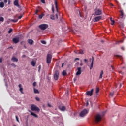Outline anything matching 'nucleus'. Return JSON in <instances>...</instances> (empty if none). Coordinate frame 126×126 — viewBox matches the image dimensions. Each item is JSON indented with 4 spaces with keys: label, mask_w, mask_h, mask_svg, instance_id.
I'll return each instance as SVG.
<instances>
[{
    "label": "nucleus",
    "mask_w": 126,
    "mask_h": 126,
    "mask_svg": "<svg viewBox=\"0 0 126 126\" xmlns=\"http://www.w3.org/2000/svg\"><path fill=\"white\" fill-rule=\"evenodd\" d=\"M92 62H91V63L90 64V70H91V69H92V68H93V66L94 64V57H93V56H92Z\"/></svg>",
    "instance_id": "9"
},
{
    "label": "nucleus",
    "mask_w": 126,
    "mask_h": 126,
    "mask_svg": "<svg viewBox=\"0 0 126 126\" xmlns=\"http://www.w3.org/2000/svg\"><path fill=\"white\" fill-rule=\"evenodd\" d=\"M12 29H10L9 31H8V34H10V33H11V32H12Z\"/></svg>",
    "instance_id": "39"
},
{
    "label": "nucleus",
    "mask_w": 126,
    "mask_h": 126,
    "mask_svg": "<svg viewBox=\"0 0 126 126\" xmlns=\"http://www.w3.org/2000/svg\"><path fill=\"white\" fill-rule=\"evenodd\" d=\"M31 115L32 116H33V117H34L35 118H38V116L37 114L34 113L33 112H31Z\"/></svg>",
    "instance_id": "19"
},
{
    "label": "nucleus",
    "mask_w": 126,
    "mask_h": 126,
    "mask_svg": "<svg viewBox=\"0 0 126 126\" xmlns=\"http://www.w3.org/2000/svg\"><path fill=\"white\" fill-rule=\"evenodd\" d=\"M99 88H97L96 89V93H99Z\"/></svg>",
    "instance_id": "38"
},
{
    "label": "nucleus",
    "mask_w": 126,
    "mask_h": 126,
    "mask_svg": "<svg viewBox=\"0 0 126 126\" xmlns=\"http://www.w3.org/2000/svg\"><path fill=\"white\" fill-rule=\"evenodd\" d=\"M95 15H101L102 14V10L100 9H96L95 11Z\"/></svg>",
    "instance_id": "8"
},
{
    "label": "nucleus",
    "mask_w": 126,
    "mask_h": 126,
    "mask_svg": "<svg viewBox=\"0 0 126 126\" xmlns=\"http://www.w3.org/2000/svg\"><path fill=\"white\" fill-rule=\"evenodd\" d=\"M56 16L57 19H58V14H56Z\"/></svg>",
    "instance_id": "55"
},
{
    "label": "nucleus",
    "mask_w": 126,
    "mask_h": 126,
    "mask_svg": "<svg viewBox=\"0 0 126 126\" xmlns=\"http://www.w3.org/2000/svg\"><path fill=\"white\" fill-rule=\"evenodd\" d=\"M22 58H26V56L25 55H22Z\"/></svg>",
    "instance_id": "46"
},
{
    "label": "nucleus",
    "mask_w": 126,
    "mask_h": 126,
    "mask_svg": "<svg viewBox=\"0 0 126 126\" xmlns=\"http://www.w3.org/2000/svg\"><path fill=\"white\" fill-rule=\"evenodd\" d=\"M122 28H124V25H122Z\"/></svg>",
    "instance_id": "62"
},
{
    "label": "nucleus",
    "mask_w": 126,
    "mask_h": 126,
    "mask_svg": "<svg viewBox=\"0 0 126 126\" xmlns=\"http://www.w3.org/2000/svg\"><path fill=\"white\" fill-rule=\"evenodd\" d=\"M54 77L55 80H58L59 79V71L58 70L55 71Z\"/></svg>",
    "instance_id": "6"
},
{
    "label": "nucleus",
    "mask_w": 126,
    "mask_h": 126,
    "mask_svg": "<svg viewBox=\"0 0 126 126\" xmlns=\"http://www.w3.org/2000/svg\"><path fill=\"white\" fill-rule=\"evenodd\" d=\"M110 19L111 21H112V20H113L112 17H111V18H110Z\"/></svg>",
    "instance_id": "61"
},
{
    "label": "nucleus",
    "mask_w": 126,
    "mask_h": 126,
    "mask_svg": "<svg viewBox=\"0 0 126 126\" xmlns=\"http://www.w3.org/2000/svg\"><path fill=\"white\" fill-rule=\"evenodd\" d=\"M12 62H18V59L15 58V57H13L11 59Z\"/></svg>",
    "instance_id": "18"
},
{
    "label": "nucleus",
    "mask_w": 126,
    "mask_h": 126,
    "mask_svg": "<svg viewBox=\"0 0 126 126\" xmlns=\"http://www.w3.org/2000/svg\"><path fill=\"white\" fill-rule=\"evenodd\" d=\"M19 91H20V92L22 94H23V93H23V88H22V87H21V84H19Z\"/></svg>",
    "instance_id": "16"
},
{
    "label": "nucleus",
    "mask_w": 126,
    "mask_h": 126,
    "mask_svg": "<svg viewBox=\"0 0 126 126\" xmlns=\"http://www.w3.org/2000/svg\"><path fill=\"white\" fill-rule=\"evenodd\" d=\"M67 74V73H66V71H65V70H63L62 72V75H63V76H65V75H66Z\"/></svg>",
    "instance_id": "23"
},
{
    "label": "nucleus",
    "mask_w": 126,
    "mask_h": 126,
    "mask_svg": "<svg viewBox=\"0 0 126 126\" xmlns=\"http://www.w3.org/2000/svg\"><path fill=\"white\" fill-rule=\"evenodd\" d=\"M80 65L81 66H82V65H83V64H82V61H81V63H80Z\"/></svg>",
    "instance_id": "45"
},
{
    "label": "nucleus",
    "mask_w": 126,
    "mask_h": 126,
    "mask_svg": "<svg viewBox=\"0 0 126 126\" xmlns=\"http://www.w3.org/2000/svg\"><path fill=\"white\" fill-rule=\"evenodd\" d=\"M39 12V10H36L35 11V14H38V13Z\"/></svg>",
    "instance_id": "44"
},
{
    "label": "nucleus",
    "mask_w": 126,
    "mask_h": 126,
    "mask_svg": "<svg viewBox=\"0 0 126 126\" xmlns=\"http://www.w3.org/2000/svg\"><path fill=\"white\" fill-rule=\"evenodd\" d=\"M121 49H122V50H123V51H125V47H122L121 48Z\"/></svg>",
    "instance_id": "49"
},
{
    "label": "nucleus",
    "mask_w": 126,
    "mask_h": 126,
    "mask_svg": "<svg viewBox=\"0 0 126 126\" xmlns=\"http://www.w3.org/2000/svg\"><path fill=\"white\" fill-rule=\"evenodd\" d=\"M120 12L121 13L120 18H123L124 17V11L123 10H120Z\"/></svg>",
    "instance_id": "17"
},
{
    "label": "nucleus",
    "mask_w": 126,
    "mask_h": 126,
    "mask_svg": "<svg viewBox=\"0 0 126 126\" xmlns=\"http://www.w3.org/2000/svg\"><path fill=\"white\" fill-rule=\"evenodd\" d=\"M4 2H5V3H7V0H4Z\"/></svg>",
    "instance_id": "48"
},
{
    "label": "nucleus",
    "mask_w": 126,
    "mask_h": 126,
    "mask_svg": "<svg viewBox=\"0 0 126 126\" xmlns=\"http://www.w3.org/2000/svg\"><path fill=\"white\" fill-rule=\"evenodd\" d=\"M0 63H2V58H0Z\"/></svg>",
    "instance_id": "47"
},
{
    "label": "nucleus",
    "mask_w": 126,
    "mask_h": 126,
    "mask_svg": "<svg viewBox=\"0 0 126 126\" xmlns=\"http://www.w3.org/2000/svg\"><path fill=\"white\" fill-rule=\"evenodd\" d=\"M41 2H42V3H46V1H45V0H41Z\"/></svg>",
    "instance_id": "40"
},
{
    "label": "nucleus",
    "mask_w": 126,
    "mask_h": 126,
    "mask_svg": "<svg viewBox=\"0 0 126 126\" xmlns=\"http://www.w3.org/2000/svg\"><path fill=\"white\" fill-rule=\"evenodd\" d=\"M119 73H121V74H124V73L122 72L121 71H119Z\"/></svg>",
    "instance_id": "54"
},
{
    "label": "nucleus",
    "mask_w": 126,
    "mask_h": 126,
    "mask_svg": "<svg viewBox=\"0 0 126 126\" xmlns=\"http://www.w3.org/2000/svg\"><path fill=\"white\" fill-rule=\"evenodd\" d=\"M103 74H104V72L103 71V70H101L100 72V74L99 75V79H101V78H103Z\"/></svg>",
    "instance_id": "20"
},
{
    "label": "nucleus",
    "mask_w": 126,
    "mask_h": 126,
    "mask_svg": "<svg viewBox=\"0 0 126 126\" xmlns=\"http://www.w3.org/2000/svg\"><path fill=\"white\" fill-rule=\"evenodd\" d=\"M32 111H36V112H40V108H38L36 105L32 104L31 107Z\"/></svg>",
    "instance_id": "3"
},
{
    "label": "nucleus",
    "mask_w": 126,
    "mask_h": 126,
    "mask_svg": "<svg viewBox=\"0 0 126 126\" xmlns=\"http://www.w3.org/2000/svg\"><path fill=\"white\" fill-rule=\"evenodd\" d=\"M23 17V15H21L20 16L18 17V19H21Z\"/></svg>",
    "instance_id": "37"
},
{
    "label": "nucleus",
    "mask_w": 126,
    "mask_h": 126,
    "mask_svg": "<svg viewBox=\"0 0 126 126\" xmlns=\"http://www.w3.org/2000/svg\"><path fill=\"white\" fill-rule=\"evenodd\" d=\"M33 91H34V93L35 94L39 93V90H38L37 89H36V88H34Z\"/></svg>",
    "instance_id": "24"
},
{
    "label": "nucleus",
    "mask_w": 126,
    "mask_h": 126,
    "mask_svg": "<svg viewBox=\"0 0 126 126\" xmlns=\"http://www.w3.org/2000/svg\"><path fill=\"white\" fill-rule=\"evenodd\" d=\"M102 120V117L100 114H97L95 118V121L96 123H99V122H101V120Z\"/></svg>",
    "instance_id": "4"
},
{
    "label": "nucleus",
    "mask_w": 126,
    "mask_h": 126,
    "mask_svg": "<svg viewBox=\"0 0 126 126\" xmlns=\"http://www.w3.org/2000/svg\"><path fill=\"white\" fill-rule=\"evenodd\" d=\"M94 89H92L90 91H87L86 94L87 96H90V97H91L92 95H93V91Z\"/></svg>",
    "instance_id": "7"
},
{
    "label": "nucleus",
    "mask_w": 126,
    "mask_h": 126,
    "mask_svg": "<svg viewBox=\"0 0 126 126\" xmlns=\"http://www.w3.org/2000/svg\"><path fill=\"white\" fill-rule=\"evenodd\" d=\"M111 25H114V24H115V20H111Z\"/></svg>",
    "instance_id": "33"
},
{
    "label": "nucleus",
    "mask_w": 126,
    "mask_h": 126,
    "mask_svg": "<svg viewBox=\"0 0 126 126\" xmlns=\"http://www.w3.org/2000/svg\"><path fill=\"white\" fill-rule=\"evenodd\" d=\"M48 107H49L50 108H51V107H52V105H51V104H48Z\"/></svg>",
    "instance_id": "50"
},
{
    "label": "nucleus",
    "mask_w": 126,
    "mask_h": 126,
    "mask_svg": "<svg viewBox=\"0 0 126 126\" xmlns=\"http://www.w3.org/2000/svg\"><path fill=\"white\" fill-rule=\"evenodd\" d=\"M77 72H76V75H80L81 74V67H79L77 68Z\"/></svg>",
    "instance_id": "13"
},
{
    "label": "nucleus",
    "mask_w": 126,
    "mask_h": 126,
    "mask_svg": "<svg viewBox=\"0 0 126 126\" xmlns=\"http://www.w3.org/2000/svg\"><path fill=\"white\" fill-rule=\"evenodd\" d=\"M55 7L56 9V11L57 12H59V10L58 9V1H57V0H55Z\"/></svg>",
    "instance_id": "15"
},
{
    "label": "nucleus",
    "mask_w": 126,
    "mask_h": 126,
    "mask_svg": "<svg viewBox=\"0 0 126 126\" xmlns=\"http://www.w3.org/2000/svg\"><path fill=\"white\" fill-rule=\"evenodd\" d=\"M28 43H29V44H30V45H32L33 44V40H32V39L28 40Z\"/></svg>",
    "instance_id": "21"
},
{
    "label": "nucleus",
    "mask_w": 126,
    "mask_h": 126,
    "mask_svg": "<svg viewBox=\"0 0 126 126\" xmlns=\"http://www.w3.org/2000/svg\"><path fill=\"white\" fill-rule=\"evenodd\" d=\"M101 19H102V16H99L98 17H96L94 18V22H98V21H100V20H101Z\"/></svg>",
    "instance_id": "10"
},
{
    "label": "nucleus",
    "mask_w": 126,
    "mask_h": 126,
    "mask_svg": "<svg viewBox=\"0 0 126 126\" xmlns=\"http://www.w3.org/2000/svg\"><path fill=\"white\" fill-rule=\"evenodd\" d=\"M15 118H16L17 122H18V123H19V119H18V117H17V116L16 115Z\"/></svg>",
    "instance_id": "34"
},
{
    "label": "nucleus",
    "mask_w": 126,
    "mask_h": 126,
    "mask_svg": "<svg viewBox=\"0 0 126 126\" xmlns=\"http://www.w3.org/2000/svg\"><path fill=\"white\" fill-rule=\"evenodd\" d=\"M85 63H87V59H84Z\"/></svg>",
    "instance_id": "51"
},
{
    "label": "nucleus",
    "mask_w": 126,
    "mask_h": 126,
    "mask_svg": "<svg viewBox=\"0 0 126 126\" xmlns=\"http://www.w3.org/2000/svg\"><path fill=\"white\" fill-rule=\"evenodd\" d=\"M31 64L32 65V66H35V65H36V63H35L34 61H32L31 62Z\"/></svg>",
    "instance_id": "27"
},
{
    "label": "nucleus",
    "mask_w": 126,
    "mask_h": 126,
    "mask_svg": "<svg viewBox=\"0 0 126 126\" xmlns=\"http://www.w3.org/2000/svg\"><path fill=\"white\" fill-rule=\"evenodd\" d=\"M77 54H80V55H83V50H80L79 51L77 52Z\"/></svg>",
    "instance_id": "26"
},
{
    "label": "nucleus",
    "mask_w": 126,
    "mask_h": 126,
    "mask_svg": "<svg viewBox=\"0 0 126 126\" xmlns=\"http://www.w3.org/2000/svg\"><path fill=\"white\" fill-rule=\"evenodd\" d=\"M111 68L112 70H114V66H113V65H111Z\"/></svg>",
    "instance_id": "52"
},
{
    "label": "nucleus",
    "mask_w": 126,
    "mask_h": 126,
    "mask_svg": "<svg viewBox=\"0 0 126 126\" xmlns=\"http://www.w3.org/2000/svg\"><path fill=\"white\" fill-rule=\"evenodd\" d=\"M121 87H122V83L120 84V88H121Z\"/></svg>",
    "instance_id": "57"
},
{
    "label": "nucleus",
    "mask_w": 126,
    "mask_h": 126,
    "mask_svg": "<svg viewBox=\"0 0 126 126\" xmlns=\"http://www.w3.org/2000/svg\"><path fill=\"white\" fill-rule=\"evenodd\" d=\"M64 64L63 63H62V67H63V65H64Z\"/></svg>",
    "instance_id": "56"
},
{
    "label": "nucleus",
    "mask_w": 126,
    "mask_h": 126,
    "mask_svg": "<svg viewBox=\"0 0 126 126\" xmlns=\"http://www.w3.org/2000/svg\"><path fill=\"white\" fill-rule=\"evenodd\" d=\"M35 100H36V101H40V98H39L38 97H35Z\"/></svg>",
    "instance_id": "42"
},
{
    "label": "nucleus",
    "mask_w": 126,
    "mask_h": 126,
    "mask_svg": "<svg viewBox=\"0 0 126 126\" xmlns=\"http://www.w3.org/2000/svg\"><path fill=\"white\" fill-rule=\"evenodd\" d=\"M19 37H16V38H14L13 39V42L14 44H17L18 43H19Z\"/></svg>",
    "instance_id": "12"
},
{
    "label": "nucleus",
    "mask_w": 126,
    "mask_h": 126,
    "mask_svg": "<svg viewBox=\"0 0 126 126\" xmlns=\"http://www.w3.org/2000/svg\"><path fill=\"white\" fill-rule=\"evenodd\" d=\"M88 110L86 109L83 110L80 113V117H85V115L88 114Z\"/></svg>",
    "instance_id": "1"
},
{
    "label": "nucleus",
    "mask_w": 126,
    "mask_h": 126,
    "mask_svg": "<svg viewBox=\"0 0 126 126\" xmlns=\"http://www.w3.org/2000/svg\"><path fill=\"white\" fill-rule=\"evenodd\" d=\"M101 42H102V43H104V40H102Z\"/></svg>",
    "instance_id": "63"
},
{
    "label": "nucleus",
    "mask_w": 126,
    "mask_h": 126,
    "mask_svg": "<svg viewBox=\"0 0 126 126\" xmlns=\"http://www.w3.org/2000/svg\"><path fill=\"white\" fill-rule=\"evenodd\" d=\"M88 105H89V104L88 103V102H87L86 104V106H88Z\"/></svg>",
    "instance_id": "59"
},
{
    "label": "nucleus",
    "mask_w": 126,
    "mask_h": 126,
    "mask_svg": "<svg viewBox=\"0 0 126 126\" xmlns=\"http://www.w3.org/2000/svg\"><path fill=\"white\" fill-rule=\"evenodd\" d=\"M106 114V111H104V112H103V115H105Z\"/></svg>",
    "instance_id": "60"
},
{
    "label": "nucleus",
    "mask_w": 126,
    "mask_h": 126,
    "mask_svg": "<svg viewBox=\"0 0 126 126\" xmlns=\"http://www.w3.org/2000/svg\"><path fill=\"white\" fill-rule=\"evenodd\" d=\"M0 21L3 22V21H4V18L3 17H0Z\"/></svg>",
    "instance_id": "28"
},
{
    "label": "nucleus",
    "mask_w": 126,
    "mask_h": 126,
    "mask_svg": "<svg viewBox=\"0 0 126 126\" xmlns=\"http://www.w3.org/2000/svg\"><path fill=\"white\" fill-rule=\"evenodd\" d=\"M116 58H118V59H120V60H122L123 59V57L120 55H115Z\"/></svg>",
    "instance_id": "25"
},
{
    "label": "nucleus",
    "mask_w": 126,
    "mask_h": 126,
    "mask_svg": "<svg viewBox=\"0 0 126 126\" xmlns=\"http://www.w3.org/2000/svg\"><path fill=\"white\" fill-rule=\"evenodd\" d=\"M52 55L51 54H47L46 57V63L48 64H50L51 63V62H52Z\"/></svg>",
    "instance_id": "2"
},
{
    "label": "nucleus",
    "mask_w": 126,
    "mask_h": 126,
    "mask_svg": "<svg viewBox=\"0 0 126 126\" xmlns=\"http://www.w3.org/2000/svg\"><path fill=\"white\" fill-rule=\"evenodd\" d=\"M0 7H1V8L4 7V3L3 2H0Z\"/></svg>",
    "instance_id": "22"
},
{
    "label": "nucleus",
    "mask_w": 126,
    "mask_h": 126,
    "mask_svg": "<svg viewBox=\"0 0 126 126\" xmlns=\"http://www.w3.org/2000/svg\"><path fill=\"white\" fill-rule=\"evenodd\" d=\"M18 2V0H15L14 1V5H15V6H17V7H19V4Z\"/></svg>",
    "instance_id": "14"
},
{
    "label": "nucleus",
    "mask_w": 126,
    "mask_h": 126,
    "mask_svg": "<svg viewBox=\"0 0 126 126\" xmlns=\"http://www.w3.org/2000/svg\"><path fill=\"white\" fill-rule=\"evenodd\" d=\"M40 69H41V66H39V70H40Z\"/></svg>",
    "instance_id": "58"
},
{
    "label": "nucleus",
    "mask_w": 126,
    "mask_h": 126,
    "mask_svg": "<svg viewBox=\"0 0 126 126\" xmlns=\"http://www.w3.org/2000/svg\"><path fill=\"white\" fill-rule=\"evenodd\" d=\"M52 10L53 13H55V8H54V6H52Z\"/></svg>",
    "instance_id": "36"
},
{
    "label": "nucleus",
    "mask_w": 126,
    "mask_h": 126,
    "mask_svg": "<svg viewBox=\"0 0 126 126\" xmlns=\"http://www.w3.org/2000/svg\"><path fill=\"white\" fill-rule=\"evenodd\" d=\"M91 60H92V59H91V58H90V59H89V60H90V61H91Z\"/></svg>",
    "instance_id": "64"
},
{
    "label": "nucleus",
    "mask_w": 126,
    "mask_h": 126,
    "mask_svg": "<svg viewBox=\"0 0 126 126\" xmlns=\"http://www.w3.org/2000/svg\"><path fill=\"white\" fill-rule=\"evenodd\" d=\"M39 27L40 29H41V30H46V29H47V28L48 27V26L46 24H43L40 25L39 26Z\"/></svg>",
    "instance_id": "5"
},
{
    "label": "nucleus",
    "mask_w": 126,
    "mask_h": 126,
    "mask_svg": "<svg viewBox=\"0 0 126 126\" xmlns=\"http://www.w3.org/2000/svg\"><path fill=\"white\" fill-rule=\"evenodd\" d=\"M11 65L12 66H13V67H14V68L16 67V65L15 64H14V63H12V64H11Z\"/></svg>",
    "instance_id": "35"
},
{
    "label": "nucleus",
    "mask_w": 126,
    "mask_h": 126,
    "mask_svg": "<svg viewBox=\"0 0 126 126\" xmlns=\"http://www.w3.org/2000/svg\"><path fill=\"white\" fill-rule=\"evenodd\" d=\"M41 43L42 44H43V45H46V44H47V42H46V41L44 40H41Z\"/></svg>",
    "instance_id": "31"
},
{
    "label": "nucleus",
    "mask_w": 126,
    "mask_h": 126,
    "mask_svg": "<svg viewBox=\"0 0 126 126\" xmlns=\"http://www.w3.org/2000/svg\"><path fill=\"white\" fill-rule=\"evenodd\" d=\"M50 18L51 19H52V20H55V15H51L50 16Z\"/></svg>",
    "instance_id": "29"
},
{
    "label": "nucleus",
    "mask_w": 126,
    "mask_h": 126,
    "mask_svg": "<svg viewBox=\"0 0 126 126\" xmlns=\"http://www.w3.org/2000/svg\"><path fill=\"white\" fill-rule=\"evenodd\" d=\"M43 16H44V14H42L39 16V18H40V19H42Z\"/></svg>",
    "instance_id": "32"
},
{
    "label": "nucleus",
    "mask_w": 126,
    "mask_h": 126,
    "mask_svg": "<svg viewBox=\"0 0 126 126\" xmlns=\"http://www.w3.org/2000/svg\"><path fill=\"white\" fill-rule=\"evenodd\" d=\"M11 21L14 23L17 22V21H18V19H12Z\"/></svg>",
    "instance_id": "30"
},
{
    "label": "nucleus",
    "mask_w": 126,
    "mask_h": 126,
    "mask_svg": "<svg viewBox=\"0 0 126 126\" xmlns=\"http://www.w3.org/2000/svg\"><path fill=\"white\" fill-rule=\"evenodd\" d=\"M37 85V83L36 82H34L33 83V86H36Z\"/></svg>",
    "instance_id": "41"
},
{
    "label": "nucleus",
    "mask_w": 126,
    "mask_h": 126,
    "mask_svg": "<svg viewBox=\"0 0 126 126\" xmlns=\"http://www.w3.org/2000/svg\"><path fill=\"white\" fill-rule=\"evenodd\" d=\"M59 110H60V111H62V112H64V111L66 110V107L64 106H59Z\"/></svg>",
    "instance_id": "11"
},
{
    "label": "nucleus",
    "mask_w": 126,
    "mask_h": 126,
    "mask_svg": "<svg viewBox=\"0 0 126 126\" xmlns=\"http://www.w3.org/2000/svg\"><path fill=\"white\" fill-rule=\"evenodd\" d=\"M110 96H111L112 97H113V96L114 95V93H110Z\"/></svg>",
    "instance_id": "43"
},
{
    "label": "nucleus",
    "mask_w": 126,
    "mask_h": 126,
    "mask_svg": "<svg viewBox=\"0 0 126 126\" xmlns=\"http://www.w3.org/2000/svg\"><path fill=\"white\" fill-rule=\"evenodd\" d=\"M76 60H79V58H75V61H76Z\"/></svg>",
    "instance_id": "53"
}]
</instances>
